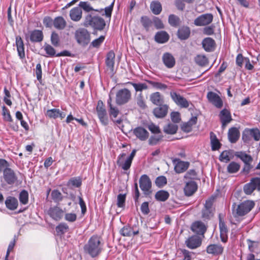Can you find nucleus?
Wrapping results in <instances>:
<instances>
[{
	"instance_id": "nucleus-1",
	"label": "nucleus",
	"mask_w": 260,
	"mask_h": 260,
	"mask_svg": "<svg viewBox=\"0 0 260 260\" xmlns=\"http://www.w3.org/2000/svg\"><path fill=\"white\" fill-rule=\"evenodd\" d=\"M103 244L101 238L97 235L91 236L87 243L84 246V252L91 257H95L99 255L103 250Z\"/></svg>"
},
{
	"instance_id": "nucleus-2",
	"label": "nucleus",
	"mask_w": 260,
	"mask_h": 260,
	"mask_svg": "<svg viewBox=\"0 0 260 260\" xmlns=\"http://www.w3.org/2000/svg\"><path fill=\"white\" fill-rule=\"evenodd\" d=\"M84 25L86 27L91 26L95 29L101 30L104 28L106 23L102 17L92 16L91 14H88L85 17Z\"/></svg>"
},
{
	"instance_id": "nucleus-3",
	"label": "nucleus",
	"mask_w": 260,
	"mask_h": 260,
	"mask_svg": "<svg viewBox=\"0 0 260 260\" xmlns=\"http://www.w3.org/2000/svg\"><path fill=\"white\" fill-rule=\"evenodd\" d=\"M255 203L253 201L247 200L240 204L236 209L233 207V214L235 217L242 216L249 212L254 207Z\"/></svg>"
},
{
	"instance_id": "nucleus-4",
	"label": "nucleus",
	"mask_w": 260,
	"mask_h": 260,
	"mask_svg": "<svg viewBox=\"0 0 260 260\" xmlns=\"http://www.w3.org/2000/svg\"><path fill=\"white\" fill-rule=\"evenodd\" d=\"M252 138L258 141L260 140V131L257 128H245L242 133V140L244 142L248 143Z\"/></svg>"
},
{
	"instance_id": "nucleus-5",
	"label": "nucleus",
	"mask_w": 260,
	"mask_h": 260,
	"mask_svg": "<svg viewBox=\"0 0 260 260\" xmlns=\"http://www.w3.org/2000/svg\"><path fill=\"white\" fill-rule=\"evenodd\" d=\"M131 98V92L127 88H123L118 91L116 95V103L122 105L127 103Z\"/></svg>"
},
{
	"instance_id": "nucleus-6",
	"label": "nucleus",
	"mask_w": 260,
	"mask_h": 260,
	"mask_svg": "<svg viewBox=\"0 0 260 260\" xmlns=\"http://www.w3.org/2000/svg\"><path fill=\"white\" fill-rule=\"evenodd\" d=\"M75 38L79 44L86 45L90 41V34L85 28H79L75 32Z\"/></svg>"
},
{
	"instance_id": "nucleus-7",
	"label": "nucleus",
	"mask_w": 260,
	"mask_h": 260,
	"mask_svg": "<svg viewBox=\"0 0 260 260\" xmlns=\"http://www.w3.org/2000/svg\"><path fill=\"white\" fill-rule=\"evenodd\" d=\"M170 96L173 102L181 108H187L189 106V102L179 93L172 91L170 92Z\"/></svg>"
},
{
	"instance_id": "nucleus-8",
	"label": "nucleus",
	"mask_w": 260,
	"mask_h": 260,
	"mask_svg": "<svg viewBox=\"0 0 260 260\" xmlns=\"http://www.w3.org/2000/svg\"><path fill=\"white\" fill-rule=\"evenodd\" d=\"M96 111L101 122L104 125H107L108 123V118L107 112L103 102L101 100L99 101L98 102Z\"/></svg>"
},
{
	"instance_id": "nucleus-9",
	"label": "nucleus",
	"mask_w": 260,
	"mask_h": 260,
	"mask_svg": "<svg viewBox=\"0 0 260 260\" xmlns=\"http://www.w3.org/2000/svg\"><path fill=\"white\" fill-rule=\"evenodd\" d=\"M213 15L210 13L205 14L197 17L194 21L196 26H205L211 23L213 20Z\"/></svg>"
},
{
	"instance_id": "nucleus-10",
	"label": "nucleus",
	"mask_w": 260,
	"mask_h": 260,
	"mask_svg": "<svg viewBox=\"0 0 260 260\" xmlns=\"http://www.w3.org/2000/svg\"><path fill=\"white\" fill-rule=\"evenodd\" d=\"M140 187L145 194H148L151 187V182L146 175H143L139 180Z\"/></svg>"
},
{
	"instance_id": "nucleus-11",
	"label": "nucleus",
	"mask_w": 260,
	"mask_h": 260,
	"mask_svg": "<svg viewBox=\"0 0 260 260\" xmlns=\"http://www.w3.org/2000/svg\"><path fill=\"white\" fill-rule=\"evenodd\" d=\"M3 178L5 181L10 185L13 184L17 180L15 172L10 168L3 170Z\"/></svg>"
},
{
	"instance_id": "nucleus-12",
	"label": "nucleus",
	"mask_w": 260,
	"mask_h": 260,
	"mask_svg": "<svg viewBox=\"0 0 260 260\" xmlns=\"http://www.w3.org/2000/svg\"><path fill=\"white\" fill-rule=\"evenodd\" d=\"M207 98L209 102L216 108H221L222 107V101L217 93L212 91H210L208 92Z\"/></svg>"
},
{
	"instance_id": "nucleus-13",
	"label": "nucleus",
	"mask_w": 260,
	"mask_h": 260,
	"mask_svg": "<svg viewBox=\"0 0 260 260\" xmlns=\"http://www.w3.org/2000/svg\"><path fill=\"white\" fill-rule=\"evenodd\" d=\"M224 247L219 244H212L206 248V252L214 256L221 255L223 252Z\"/></svg>"
},
{
	"instance_id": "nucleus-14",
	"label": "nucleus",
	"mask_w": 260,
	"mask_h": 260,
	"mask_svg": "<svg viewBox=\"0 0 260 260\" xmlns=\"http://www.w3.org/2000/svg\"><path fill=\"white\" fill-rule=\"evenodd\" d=\"M162 61L165 67L168 69L173 68L176 63L175 57L171 53L169 52L163 54Z\"/></svg>"
},
{
	"instance_id": "nucleus-15",
	"label": "nucleus",
	"mask_w": 260,
	"mask_h": 260,
	"mask_svg": "<svg viewBox=\"0 0 260 260\" xmlns=\"http://www.w3.org/2000/svg\"><path fill=\"white\" fill-rule=\"evenodd\" d=\"M126 154L122 153L118 157L117 165L124 170H127L131 167L132 161L127 158L125 159Z\"/></svg>"
},
{
	"instance_id": "nucleus-16",
	"label": "nucleus",
	"mask_w": 260,
	"mask_h": 260,
	"mask_svg": "<svg viewBox=\"0 0 260 260\" xmlns=\"http://www.w3.org/2000/svg\"><path fill=\"white\" fill-rule=\"evenodd\" d=\"M219 226L220 229V237L221 242L223 243H226L228 241V229L224 223V222L222 220L221 217V215H219Z\"/></svg>"
},
{
	"instance_id": "nucleus-17",
	"label": "nucleus",
	"mask_w": 260,
	"mask_h": 260,
	"mask_svg": "<svg viewBox=\"0 0 260 260\" xmlns=\"http://www.w3.org/2000/svg\"><path fill=\"white\" fill-rule=\"evenodd\" d=\"M45 115L50 118L56 119L60 118L61 119L64 118L66 114L60 111L59 109H51L47 110Z\"/></svg>"
},
{
	"instance_id": "nucleus-18",
	"label": "nucleus",
	"mask_w": 260,
	"mask_h": 260,
	"mask_svg": "<svg viewBox=\"0 0 260 260\" xmlns=\"http://www.w3.org/2000/svg\"><path fill=\"white\" fill-rule=\"evenodd\" d=\"M135 136L140 140L144 141L146 140L149 137V133L144 128L139 126L133 131Z\"/></svg>"
},
{
	"instance_id": "nucleus-19",
	"label": "nucleus",
	"mask_w": 260,
	"mask_h": 260,
	"mask_svg": "<svg viewBox=\"0 0 260 260\" xmlns=\"http://www.w3.org/2000/svg\"><path fill=\"white\" fill-rule=\"evenodd\" d=\"M48 215L55 220H60L63 215V211L59 207L55 206L51 207L48 211Z\"/></svg>"
},
{
	"instance_id": "nucleus-20",
	"label": "nucleus",
	"mask_w": 260,
	"mask_h": 260,
	"mask_svg": "<svg viewBox=\"0 0 260 260\" xmlns=\"http://www.w3.org/2000/svg\"><path fill=\"white\" fill-rule=\"evenodd\" d=\"M159 105V107H156L153 109V113L156 117L161 118L167 115L169 106L166 104Z\"/></svg>"
},
{
	"instance_id": "nucleus-21",
	"label": "nucleus",
	"mask_w": 260,
	"mask_h": 260,
	"mask_svg": "<svg viewBox=\"0 0 260 260\" xmlns=\"http://www.w3.org/2000/svg\"><path fill=\"white\" fill-rule=\"evenodd\" d=\"M201 243V240L197 236H191L185 241L187 247L190 249H195L199 247Z\"/></svg>"
},
{
	"instance_id": "nucleus-22",
	"label": "nucleus",
	"mask_w": 260,
	"mask_h": 260,
	"mask_svg": "<svg viewBox=\"0 0 260 260\" xmlns=\"http://www.w3.org/2000/svg\"><path fill=\"white\" fill-rule=\"evenodd\" d=\"M219 116L222 123V127L223 128L232 120L230 111L226 109L221 110Z\"/></svg>"
},
{
	"instance_id": "nucleus-23",
	"label": "nucleus",
	"mask_w": 260,
	"mask_h": 260,
	"mask_svg": "<svg viewBox=\"0 0 260 260\" xmlns=\"http://www.w3.org/2000/svg\"><path fill=\"white\" fill-rule=\"evenodd\" d=\"M191 229L192 231L199 235H203L207 230L206 225L201 221H197L193 222Z\"/></svg>"
},
{
	"instance_id": "nucleus-24",
	"label": "nucleus",
	"mask_w": 260,
	"mask_h": 260,
	"mask_svg": "<svg viewBox=\"0 0 260 260\" xmlns=\"http://www.w3.org/2000/svg\"><path fill=\"white\" fill-rule=\"evenodd\" d=\"M115 54L113 51H110L107 54L106 58V64L108 69L113 73L115 64Z\"/></svg>"
},
{
	"instance_id": "nucleus-25",
	"label": "nucleus",
	"mask_w": 260,
	"mask_h": 260,
	"mask_svg": "<svg viewBox=\"0 0 260 260\" xmlns=\"http://www.w3.org/2000/svg\"><path fill=\"white\" fill-rule=\"evenodd\" d=\"M197 188L198 185L196 182L193 181L187 182L184 188L185 194L186 196H191L197 191Z\"/></svg>"
},
{
	"instance_id": "nucleus-26",
	"label": "nucleus",
	"mask_w": 260,
	"mask_h": 260,
	"mask_svg": "<svg viewBox=\"0 0 260 260\" xmlns=\"http://www.w3.org/2000/svg\"><path fill=\"white\" fill-rule=\"evenodd\" d=\"M82 17V11L79 7L72 8L70 11V17L72 20L78 22Z\"/></svg>"
},
{
	"instance_id": "nucleus-27",
	"label": "nucleus",
	"mask_w": 260,
	"mask_h": 260,
	"mask_svg": "<svg viewBox=\"0 0 260 260\" xmlns=\"http://www.w3.org/2000/svg\"><path fill=\"white\" fill-rule=\"evenodd\" d=\"M202 44L203 48L207 52L213 51L215 47V41L211 38H205Z\"/></svg>"
},
{
	"instance_id": "nucleus-28",
	"label": "nucleus",
	"mask_w": 260,
	"mask_h": 260,
	"mask_svg": "<svg viewBox=\"0 0 260 260\" xmlns=\"http://www.w3.org/2000/svg\"><path fill=\"white\" fill-rule=\"evenodd\" d=\"M16 45L18 56L21 59H23L25 57L24 44L22 39L20 36L16 37Z\"/></svg>"
},
{
	"instance_id": "nucleus-29",
	"label": "nucleus",
	"mask_w": 260,
	"mask_h": 260,
	"mask_svg": "<svg viewBox=\"0 0 260 260\" xmlns=\"http://www.w3.org/2000/svg\"><path fill=\"white\" fill-rule=\"evenodd\" d=\"M120 233L123 236L132 237L139 233L138 229H134L129 225H125L120 230Z\"/></svg>"
},
{
	"instance_id": "nucleus-30",
	"label": "nucleus",
	"mask_w": 260,
	"mask_h": 260,
	"mask_svg": "<svg viewBox=\"0 0 260 260\" xmlns=\"http://www.w3.org/2000/svg\"><path fill=\"white\" fill-rule=\"evenodd\" d=\"M30 40L32 42H40L43 40V34L41 30L35 29L29 32Z\"/></svg>"
},
{
	"instance_id": "nucleus-31",
	"label": "nucleus",
	"mask_w": 260,
	"mask_h": 260,
	"mask_svg": "<svg viewBox=\"0 0 260 260\" xmlns=\"http://www.w3.org/2000/svg\"><path fill=\"white\" fill-rule=\"evenodd\" d=\"M5 205L8 209L13 211L17 208L18 202L15 197L9 196L6 198Z\"/></svg>"
},
{
	"instance_id": "nucleus-32",
	"label": "nucleus",
	"mask_w": 260,
	"mask_h": 260,
	"mask_svg": "<svg viewBox=\"0 0 260 260\" xmlns=\"http://www.w3.org/2000/svg\"><path fill=\"white\" fill-rule=\"evenodd\" d=\"M240 137V132L238 129L235 127L229 129L228 132V138L232 143H236Z\"/></svg>"
},
{
	"instance_id": "nucleus-33",
	"label": "nucleus",
	"mask_w": 260,
	"mask_h": 260,
	"mask_svg": "<svg viewBox=\"0 0 260 260\" xmlns=\"http://www.w3.org/2000/svg\"><path fill=\"white\" fill-rule=\"evenodd\" d=\"M53 25L57 29L62 30L67 25V22L62 17L58 16L54 18Z\"/></svg>"
},
{
	"instance_id": "nucleus-34",
	"label": "nucleus",
	"mask_w": 260,
	"mask_h": 260,
	"mask_svg": "<svg viewBox=\"0 0 260 260\" xmlns=\"http://www.w3.org/2000/svg\"><path fill=\"white\" fill-rule=\"evenodd\" d=\"M197 122V117L196 116L192 117L188 121L184 123L181 127L182 130L185 132H190L192 129V127L196 124Z\"/></svg>"
},
{
	"instance_id": "nucleus-35",
	"label": "nucleus",
	"mask_w": 260,
	"mask_h": 260,
	"mask_svg": "<svg viewBox=\"0 0 260 260\" xmlns=\"http://www.w3.org/2000/svg\"><path fill=\"white\" fill-rule=\"evenodd\" d=\"M210 138L211 141V149L213 151L218 150L221 146V144L217 138L216 135L211 132L210 133Z\"/></svg>"
},
{
	"instance_id": "nucleus-36",
	"label": "nucleus",
	"mask_w": 260,
	"mask_h": 260,
	"mask_svg": "<svg viewBox=\"0 0 260 260\" xmlns=\"http://www.w3.org/2000/svg\"><path fill=\"white\" fill-rule=\"evenodd\" d=\"M150 100L155 105H161L164 102L163 96L159 92H155L151 94Z\"/></svg>"
},
{
	"instance_id": "nucleus-37",
	"label": "nucleus",
	"mask_w": 260,
	"mask_h": 260,
	"mask_svg": "<svg viewBox=\"0 0 260 260\" xmlns=\"http://www.w3.org/2000/svg\"><path fill=\"white\" fill-rule=\"evenodd\" d=\"M235 156L239 158L244 164H251L253 160L252 157L250 155L243 151L236 152Z\"/></svg>"
},
{
	"instance_id": "nucleus-38",
	"label": "nucleus",
	"mask_w": 260,
	"mask_h": 260,
	"mask_svg": "<svg viewBox=\"0 0 260 260\" xmlns=\"http://www.w3.org/2000/svg\"><path fill=\"white\" fill-rule=\"evenodd\" d=\"M169 39V35L164 31H159L155 36V40L159 43H165Z\"/></svg>"
},
{
	"instance_id": "nucleus-39",
	"label": "nucleus",
	"mask_w": 260,
	"mask_h": 260,
	"mask_svg": "<svg viewBox=\"0 0 260 260\" xmlns=\"http://www.w3.org/2000/svg\"><path fill=\"white\" fill-rule=\"evenodd\" d=\"M190 29L187 26H183L178 30V37L181 40L187 39L190 35Z\"/></svg>"
},
{
	"instance_id": "nucleus-40",
	"label": "nucleus",
	"mask_w": 260,
	"mask_h": 260,
	"mask_svg": "<svg viewBox=\"0 0 260 260\" xmlns=\"http://www.w3.org/2000/svg\"><path fill=\"white\" fill-rule=\"evenodd\" d=\"M170 196L169 193L166 190H160L157 191L155 194V199L160 202H165Z\"/></svg>"
},
{
	"instance_id": "nucleus-41",
	"label": "nucleus",
	"mask_w": 260,
	"mask_h": 260,
	"mask_svg": "<svg viewBox=\"0 0 260 260\" xmlns=\"http://www.w3.org/2000/svg\"><path fill=\"white\" fill-rule=\"evenodd\" d=\"M188 162L179 161L175 165L174 169L176 173H181L185 172L188 168Z\"/></svg>"
},
{
	"instance_id": "nucleus-42",
	"label": "nucleus",
	"mask_w": 260,
	"mask_h": 260,
	"mask_svg": "<svg viewBox=\"0 0 260 260\" xmlns=\"http://www.w3.org/2000/svg\"><path fill=\"white\" fill-rule=\"evenodd\" d=\"M240 169V164L235 161L231 162L227 166V171L230 174L236 173L239 171Z\"/></svg>"
},
{
	"instance_id": "nucleus-43",
	"label": "nucleus",
	"mask_w": 260,
	"mask_h": 260,
	"mask_svg": "<svg viewBox=\"0 0 260 260\" xmlns=\"http://www.w3.org/2000/svg\"><path fill=\"white\" fill-rule=\"evenodd\" d=\"M150 7L152 13L155 15L160 14L162 10L161 5L158 1H153L151 3Z\"/></svg>"
},
{
	"instance_id": "nucleus-44",
	"label": "nucleus",
	"mask_w": 260,
	"mask_h": 260,
	"mask_svg": "<svg viewBox=\"0 0 260 260\" xmlns=\"http://www.w3.org/2000/svg\"><path fill=\"white\" fill-rule=\"evenodd\" d=\"M78 6H79V7L81 10L83 9V11L85 12H89L91 11L100 12V11H99V10L94 9L88 2L81 1L79 3Z\"/></svg>"
},
{
	"instance_id": "nucleus-45",
	"label": "nucleus",
	"mask_w": 260,
	"mask_h": 260,
	"mask_svg": "<svg viewBox=\"0 0 260 260\" xmlns=\"http://www.w3.org/2000/svg\"><path fill=\"white\" fill-rule=\"evenodd\" d=\"M178 126L173 123H169L164 127V131L168 134L173 135L177 132Z\"/></svg>"
},
{
	"instance_id": "nucleus-46",
	"label": "nucleus",
	"mask_w": 260,
	"mask_h": 260,
	"mask_svg": "<svg viewBox=\"0 0 260 260\" xmlns=\"http://www.w3.org/2000/svg\"><path fill=\"white\" fill-rule=\"evenodd\" d=\"M146 81L155 89L165 90L167 88V85L161 82H155L148 80H146Z\"/></svg>"
},
{
	"instance_id": "nucleus-47",
	"label": "nucleus",
	"mask_w": 260,
	"mask_h": 260,
	"mask_svg": "<svg viewBox=\"0 0 260 260\" xmlns=\"http://www.w3.org/2000/svg\"><path fill=\"white\" fill-rule=\"evenodd\" d=\"M127 84L132 85L135 88L136 91H142L143 90L148 89V87L145 83H135L132 82H128Z\"/></svg>"
},
{
	"instance_id": "nucleus-48",
	"label": "nucleus",
	"mask_w": 260,
	"mask_h": 260,
	"mask_svg": "<svg viewBox=\"0 0 260 260\" xmlns=\"http://www.w3.org/2000/svg\"><path fill=\"white\" fill-rule=\"evenodd\" d=\"M108 105L109 107V113L111 116L113 117L114 118H116L118 114H119L118 109L115 107L113 106L112 105V99L110 97L109 99L108 100Z\"/></svg>"
},
{
	"instance_id": "nucleus-49",
	"label": "nucleus",
	"mask_w": 260,
	"mask_h": 260,
	"mask_svg": "<svg viewBox=\"0 0 260 260\" xmlns=\"http://www.w3.org/2000/svg\"><path fill=\"white\" fill-rule=\"evenodd\" d=\"M51 196L53 201L55 203L60 202L63 199V196L61 193L56 189H54L52 191Z\"/></svg>"
},
{
	"instance_id": "nucleus-50",
	"label": "nucleus",
	"mask_w": 260,
	"mask_h": 260,
	"mask_svg": "<svg viewBox=\"0 0 260 260\" xmlns=\"http://www.w3.org/2000/svg\"><path fill=\"white\" fill-rule=\"evenodd\" d=\"M19 200L21 204H27L28 202V192L25 190H22L19 193Z\"/></svg>"
},
{
	"instance_id": "nucleus-51",
	"label": "nucleus",
	"mask_w": 260,
	"mask_h": 260,
	"mask_svg": "<svg viewBox=\"0 0 260 260\" xmlns=\"http://www.w3.org/2000/svg\"><path fill=\"white\" fill-rule=\"evenodd\" d=\"M219 160L224 162H228L231 159V153L229 151H223L220 154Z\"/></svg>"
},
{
	"instance_id": "nucleus-52",
	"label": "nucleus",
	"mask_w": 260,
	"mask_h": 260,
	"mask_svg": "<svg viewBox=\"0 0 260 260\" xmlns=\"http://www.w3.org/2000/svg\"><path fill=\"white\" fill-rule=\"evenodd\" d=\"M2 115L5 121L7 122H12L13 119L10 114V111L5 106H3L2 107Z\"/></svg>"
},
{
	"instance_id": "nucleus-53",
	"label": "nucleus",
	"mask_w": 260,
	"mask_h": 260,
	"mask_svg": "<svg viewBox=\"0 0 260 260\" xmlns=\"http://www.w3.org/2000/svg\"><path fill=\"white\" fill-rule=\"evenodd\" d=\"M195 61L199 65L204 66L208 63V59L204 55H198L195 57Z\"/></svg>"
},
{
	"instance_id": "nucleus-54",
	"label": "nucleus",
	"mask_w": 260,
	"mask_h": 260,
	"mask_svg": "<svg viewBox=\"0 0 260 260\" xmlns=\"http://www.w3.org/2000/svg\"><path fill=\"white\" fill-rule=\"evenodd\" d=\"M69 229V226L66 223H60L56 227V231L58 234H63Z\"/></svg>"
},
{
	"instance_id": "nucleus-55",
	"label": "nucleus",
	"mask_w": 260,
	"mask_h": 260,
	"mask_svg": "<svg viewBox=\"0 0 260 260\" xmlns=\"http://www.w3.org/2000/svg\"><path fill=\"white\" fill-rule=\"evenodd\" d=\"M169 22L171 26H177L179 24V18L173 14H171L169 17Z\"/></svg>"
},
{
	"instance_id": "nucleus-56",
	"label": "nucleus",
	"mask_w": 260,
	"mask_h": 260,
	"mask_svg": "<svg viewBox=\"0 0 260 260\" xmlns=\"http://www.w3.org/2000/svg\"><path fill=\"white\" fill-rule=\"evenodd\" d=\"M126 195L120 193L117 196V205L118 207L123 208L125 206Z\"/></svg>"
},
{
	"instance_id": "nucleus-57",
	"label": "nucleus",
	"mask_w": 260,
	"mask_h": 260,
	"mask_svg": "<svg viewBox=\"0 0 260 260\" xmlns=\"http://www.w3.org/2000/svg\"><path fill=\"white\" fill-rule=\"evenodd\" d=\"M167 183V178L163 176H160L156 178L155 184L157 186L162 187Z\"/></svg>"
},
{
	"instance_id": "nucleus-58",
	"label": "nucleus",
	"mask_w": 260,
	"mask_h": 260,
	"mask_svg": "<svg viewBox=\"0 0 260 260\" xmlns=\"http://www.w3.org/2000/svg\"><path fill=\"white\" fill-rule=\"evenodd\" d=\"M44 49L47 54L48 56L53 57L55 55V50L53 47L50 45H45Z\"/></svg>"
},
{
	"instance_id": "nucleus-59",
	"label": "nucleus",
	"mask_w": 260,
	"mask_h": 260,
	"mask_svg": "<svg viewBox=\"0 0 260 260\" xmlns=\"http://www.w3.org/2000/svg\"><path fill=\"white\" fill-rule=\"evenodd\" d=\"M137 104L142 109H144L146 108L147 106L142 93H140L138 95L137 98Z\"/></svg>"
},
{
	"instance_id": "nucleus-60",
	"label": "nucleus",
	"mask_w": 260,
	"mask_h": 260,
	"mask_svg": "<svg viewBox=\"0 0 260 260\" xmlns=\"http://www.w3.org/2000/svg\"><path fill=\"white\" fill-rule=\"evenodd\" d=\"M213 215V210L203 209L202 210V218L205 220L209 219Z\"/></svg>"
},
{
	"instance_id": "nucleus-61",
	"label": "nucleus",
	"mask_w": 260,
	"mask_h": 260,
	"mask_svg": "<svg viewBox=\"0 0 260 260\" xmlns=\"http://www.w3.org/2000/svg\"><path fill=\"white\" fill-rule=\"evenodd\" d=\"M254 188L253 187L252 182L250 181L246 184L243 187V190L245 194H251L254 190Z\"/></svg>"
},
{
	"instance_id": "nucleus-62",
	"label": "nucleus",
	"mask_w": 260,
	"mask_h": 260,
	"mask_svg": "<svg viewBox=\"0 0 260 260\" xmlns=\"http://www.w3.org/2000/svg\"><path fill=\"white\" fill-rule=\"evenodd\" d=\"M51 41L52 44L56 47L59 45V38L58 35L55 32H53L51 34Z\"/></svg>"
},
{
	"instance_id": "nucleus-63",
	"label": "nucleus",
	"mask_w": 260,
	"mask_h": 260,
	"mask_svg": "<svg viewBox=\"0 0 260 260\" xmlns=\"http://www.w3.org/2000/svg\"><path fill=\"white\" fill-rule=\"evenodd\" d=\"M141 22L145 29L148 30L151 24V21L147 17L142 16L141 18Z\"/></svg>"
},
{
	"instance_id": "nucleus-64",
	"label": "nucleus",
	"mask_w": 260,
	"mask_h": 260,
	"mask_svg": "<svg viewBox=\"0 0 260 260\" xmlns=\"http://www.w3.org/2000/svg\"><path fill=\"white\" fill-rule=\"evenodd\" d=\"M250 182H252L253 187L254 188L255 190H260V178L255 177L252 178L250 180Z\"/></svg>"
}]
</instances>
